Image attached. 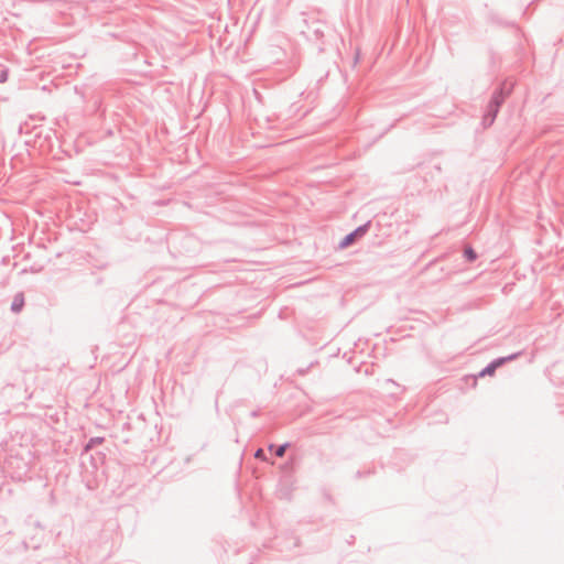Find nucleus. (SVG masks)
<instances>
[{
  "mask_svg": "<svg viewBox=\"0 0 564 564\" xmlns=\"http://www.w3.org/2000/svg\"><path fill=\"white\" fill-rule=\"evenodd\" d=\"M8 78V73L7 70H2L0 72V83H4Z\"/></svg>",
  "mask_w": 564,
  "mask_h": 564,
  "instance_id": "obj_10",
  "label": "nucleus"
},
{
  "mask_svg": "<svg viewBox=\"0 0 564 564\" xmlns=\"http://www.w3.org/2000/svg\"><path fill=\"white\" fill-rule=\"evenodd\" d=\"M499 109H500V107H498L497 104L489 102L486 113L484 116V123L488 124V126L492 124V122L495 121V119L499 112Z\"/></svg>",
  "mask_w": 564,
  "mask_h": 564,
  "instance_id": "obj_4",
  "label": "nucleus"
},
{
  "mask_svg": "<svg viewBox=\"0 0 564 564\" xmlns=\"http://www.w3.org/2000/svg\"><path fill=\"white\" fill-rule=\"evenodd\" d=\"M101 442H102V438H100V437L91 438L89 441V443L87 444L86 448H90L94 444H99Z\"/></svg>",
  "mask_w": 564,
  "mask_h": 564,
  "instance_id": "obj_8",
  "label": "nucleus"
},
{
  "mask_svg": "<svg viewBox=\"0 0 564 564\" xmlns=\"http://www.w3.org/2000/svg\"><path fill=\"white\" fill-rule=\"evenodd\" d=\"M254 456L257 458H260V459H265V454H264V451L262 448L257 449Z\"/></svg>",
  "mask_w": 564,
  "mask_h": 564,
  "instance_id": "obj_9",
  "label": "nucleus"
},
{
  "mask_svg": "<svg viewBox=\"0 0 564 564\" xmlns=\"http://www.w3.org/2000/svg\"><path fill=\"white\" fill-rule=\"evenodd\" d=\"M369 227H370V223H366L359 227H357L352 232L348 234L340 242H339V248L340 249H345L347 247H349L350 245H352L356 239L362 237L364 235L367 234V231L369 230Z\"/></svg>",
  "mask_w": 564,
  "mask_h": 564,
  "instance_id": "obj_2",
  "label": "nucleus"
},
{
  "mask_svg": "<svg viewBox=\"0 0 564 564\" xmlns=\"http://www.w3.org/2000/svg\"><path fill=\"white\" fill-rule=\"evenodd\" d=\"M464 256L469 262L476 260L477 258L475 250L470 247L465 248Z\"/></svg>",
  "mask_w": 564,
  "mask_h": 564,
  "instance_id": "obj_7",
  "label": "nucleus"
},
{
  "mask_svg": "<svg viewBox=\"0 0 564 564\" xmlns=\"http://www.w3.org/2000/svg\"><path fill=\"white\" fill-rule=\"evenodd\" d=\"M520 355V352H516V354H512V355H509L507 357H500V358H497L495 360H492L488 366H486L480 372H479V377H485V376H491L495 373V371L502 365H505L506 362L508 361H511V360H514L518 358V356Z\"/></svg>",
  "mask_w": 564,
  "mask_h": 564,
  "instance_id": "obj_1",
  "label": "nucleus"
},
{
  "mask_svg": "<svg viewBox=\"0 0 564 564\" xmlns=\"http://www.w3.org/2000/svg\"><path fill=\"white\" fill-rule=\"evenodd\" d=\"M23 305H24V297H23V294L22 293H18L14 297H13V301H12V304H11V311L13 313H19L21 312V310L23 308Z\"/></svg>",
  "mask_w": 564,
  "mask_h": 564,
  "instance_id": "obj_5",
  "label": "nucleus"
},
{
  "mask_svg": "<svg viewBox=\"0 0 564 564\" xmlns=\"http://www.w3.org/2000/svg\"><path fill=\"white\" fill-rule=\"evenodd\" d=\"M513 87L512 83L505 82L492 95L490 99V104H497L498 107H501L506 97L511 93Z\"/></svg>",
  "mask_w": 564,
  "mask_h": 564,
  "instance_id": "obj_3",
  "label": "nucleus"
},
{
  "mask_svg": "<svg viewBox=\"0 0 564 564\" xmlns=\"http://www.w3.org/2000/svg\"><path fill=\"white\" fill-rule=\"evenodd\" d=\"M288 447H289V443L282 444V445L276 446V447H274V445L271 444L269 446V449L270 451L274 449L275 456L283 457Z\"/></svg>",
  "mask_w": 564,
  "mask_h": 564,
  "instance_id": "obj_6",
  "label": "nucleus"
}]
</instances>
